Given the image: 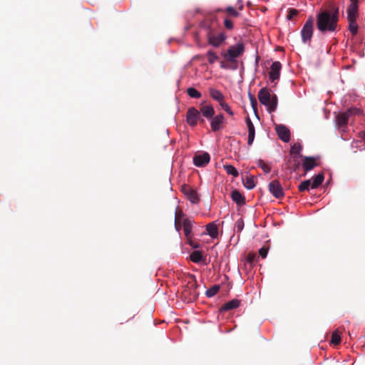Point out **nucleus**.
<instances>
[{"instance_id":"obj_1","label":"nucleus","mask_w":365,"mask_h":365,"mask_svg":"<svg viewBox=\"0 0 365 365\" xmlns=\"http://www.w3.org/2000/svg\"><path fill=\"white\" fill-rule=\"evenodd\" d=\"M329 11H323L317 16V26L322 32H333L339 21V7L330 4Z\"/></svg>"},{"instance_id":"obj_2","label":"nucleus","mask_w":365,"mask_h":365,"mask_svg":"<svg viewBox=\"0 0 365 365\" xmlns=\"http://www.w3.org/2000/svg\"><path fill=\"white\" fill-rule=\"evenodd\" d=\"M258 98L259 102L267 107L269 113L276 110L278 103L277 96L275 94L272 95L268 88H261L258 93Z\"/></svg>"},{"instance_id":"obj_3","label":"nucleus","mask_w":365,"mask_h":365,"mask_svg":"<svg viewBox=\"0 0 365 365\" xmlns=\"http://www.w3.org/2000/svg\"><path fill=\"white\" fill-rule=\"evenodd\" d=\"M207 38L209 44L214 47H219L226 39V36L222 32L215 34L214 33V29H212L210 25H208Z\"/></svg>"},{"instance_id":"obj_4","label":"nucleus","mask_w":365,"mask_h":365,"mask_svg":"<svg viewBox=\"0 0 365 365\" xmlns=\"http://www.w3.org/2000/svg\"><path fill=\"white\" fill-rule=\"evenodd\" d=\"M314 19L312 16L305 22L301 31V36L303 43H309L313 35Z\"/></svg>"},{"instance_id":"obj_5","label":"nucleus","mask_w":365,"mask_h":365,"mask_svg":"<svg viewBox=\"0 0 365 365\" xmlns=\"http://www.w3.org/2000/svg\"><path fill=\"white\" fill-rule=\"evenodd\" d=\"M244 52V45L237 43L230 46L227 53H222V56L230 61H234L235 58L240 56Z\"/></svg>"},{"instance_id":"obj_6","label":"nucleus","mask_w":365,"mask_h":365,"mask_svg":"<svg viewBox=\"0 0 365 365\" xmlns=\"http://www.w3.org/2000/svg\"><path fill=\"white\" fill-rule=\"evenodd\" d=\"M187 123L190 126H195L198 121L201 123H204V120L201 119V115L200 111L194 107H191L187 110Z\"/></svg>"},{"instance_id":"obj_7","label":"nucleus","mask_w":365,"mask_h":365,"mask_svg":"<svg viewBox=\"0 0 365 365\" xmlns=\"http://www.w3.org/2000/svg\"><path fill=\"white\" fill-rule=\"evenodd\" d=\"M269 191L276 197L282 198L284 193L280 182L275 180L269 183Z\"/></svg>"},{"instance_id":"obj_8","label":"nucleus","mask_w":365,"mask_h":365,"mask_svg":"<svg viewBox=\"0 0 365 365\" xmlns=\"http://www.w3.org/2000/svg\"><path fill=\"white\" fill-rule=\"evenodd\" d=\"M276 133L280 140L287 143L290 140V130L287 127L282 124H278L275 125Z\"/></svg>"},{"instance_id":"obj_9","label":"nucleus","mask_w":365,"mask_h":365,"mask_svg":"<svg viewBox=\"0 0 365 365\" xmlns=\"http://www.w3.org/2000/svg\"><path fill=\"white\" fill-rule=\"evenodd\" d=\"M200 113L205 118L210 120L215 115V109L213 106L205 102H202L200 104Z\"/></svg>"},{"instance_id":"obj_10","label":"nucleus","mask_w":365,"mask_h":365,"mask_svg":"<svg viewBox=\"0 0 365 365\" xmlns=\"http://www.w3.org/2000/svg\"><path fill=\"white\" fill-rule=\"evenodd\" d=\"M210 120V126L213 132L218 131L222 128V124L224 123V115L220 113L215 116H212Z\"/></svg>"},{"instance_id":"obj_11","label":"nucleus","mask_w":365,"mask_h":365,"mask_svg":"<svg viewBox=\"0 0 365 365\" xmlns=\"http://www.w3.org/2000/svg\"><path fill=\"white\" fill-rule=\"evenodd\" d=\"M210 155L207 153H203L194 156L193 163L197 167H204L210 162Z\"/></svg>"},{"instance_id":"obj_12","label":"nucleus","mask_w":365,"mask_h":365,"mask_svg":"<svg viewBox=\"0 0 365 365\" xmlns=\"http://www.w3.org/2000/svg\"><path fill=\"white\" fill-rule=\"evenodd\" d=\"M281 68L282 64L279 61L272 63L269 72V79L272 82H274L279 78Z\"/></svg>"},{"instance_id":"obj_13","label":"nucleus","mask_w":365,"mask_h":365,"mask_svg":"<svg viewBox=\"0 0 365 365\" xmlns=\"http://www.w3.org/2000/svg\"><path fill=\"white\" fill-rule=\"evenodd\" d=\"M299 157L303 158L302 167L306 173L312 170L318 165L316 161L317 159L314 157H303L302 155H299Z\"/></svg>"},{"instance_id":"obj_14","label":"nucleus","mask_w":365,"mask_h":365,"mask_svg":"<svg viewBox=\"0 0 365 365\" xmlns=\"http://www.w3.org/2000/svg\"><path fill=\"white\" fill-rule=\"evenodd\" d=\"M358 1L359 0H350L347 8V19H355L358 16Z\"/></svg>"},{"instance_id":"obj_15","label":"nucleus","mask_w":365,"mask_h":365,"mask_svg":"<svg viewBox=\"0 0 365 365\" xmlns=\"http://www.w3.org/2000/svg\"><path fill=\"white\" fill-rule=\"evenodd\" d=\"M183 192L185 195L187 196V199L193 204H197L200 201V198L198 197V195L197 192L189 187H186L183 188Z\"/></svg>"},{"instance_id":"obj_16","label":"nucleus","mask_w":365,"mask_h":365,"mask_svg":"<svg viewBox=\"0 0 365 365\" xmlns=\"http://www.w3.org/2000/svg\"><path fill=\"white\" fill-rule=\"evenodd\" d=\"M246 124L248 129V139H247V144L249 145H251L254 141L255 136V126L250 120L249 117L246 118Z\"/></svg>"},{"instance_id":"obj_17","label":"nucleus","mask_w":365,"mask_h":365,"mask_svg":"<svg viewBox=\"0 0 365 365\" xmlns=\"http://www.w3.org/2000/svg\"><path fill=\"white\" fill-rule=\"evenodd\" d=\"M240 304L239 299H235L224 304L220 309V312H225L237 308Z\"/></svg>"},{"instance_id":"obj_18","label":"nucleus","mask_w":365,"mask_h":365,"mask_svg":"<svg viewBox=\"0 0 365 365\" xmlns=\"http://www.w3.org/2000/svg\"><path fill=\"white\" fill-rule=\"evenodd\" d=\"M183 231L187 240L192 237V221L189 218H185L182 221Z\"/></svg>"},{"instance_id":"obj_19","label":"nucleus","mask_w":365,"mask_h":365,"mask_svg":"<svg viewBox=\"0 0 365 365\" xmlns=\"http://www.w3.org/2000/svg\"><path fill=\"white\" fill-rule=\"evenodd\" d=\"M232 200L236 202L238 205H242L245 204V196L240 192L237 190H234L231 193Z\"/></svg>"},{"instance_id":"obj_20","label":"nucleus","mask_w":365,"mask_h":365,"mask_svg":"<svg viewBox=\"0 0 365 365\" xmlns=\"http://www.w3.org/2000/svg\"><path fill=\"white\" fill-rule=\"evenodd\" d=\"M198 285L195 280L192 282H189L187 283V289H190V300H195L198 297V292H197V288Z\"/></svg>"},{"instance_id":"obj_21","label":"nucleus","mask_w":365,"mask_h":365,"mask_svg":"<svg viewBox=\"0 0 365 365\" xmlns=\"http://www.w3.org/2000/svg\"><path fill=\"white\" fill-rule=\"evenodd\" d=\"M209 93L210 96L214 100L217 101L220 103V105L225 101V97L223 94L221 93V91H220L219 90H217L215 88H210Z\"/></svg>"},{"instance_id":"obj_22","label":"nucleus","mask_w":365,"mask_h":365,"mask_svg":"<svg viewBox=\"0 0 365 365\" xmlns=\"http://www.w3.org/2000/svg\"><path fill=\"white\" fill-rule=\"evenodd\" d=\"M206 230L207 234L212 238H217L218 236V228L217 226L215 224V222L209 223L206 225Z\"/></svg>"},{"instance_id":"obj_23","label":"nucleus","mask_w":365,"mask_h":365,"mask_svg":"<svg viewBox=\"0 0 365 365\" xmlns=\"http://www.w3.org/2000/svg\"><path fill=\"white\" fill-rule=\"evenodd\" d=\"M349 117L350 116H349V113H347V111L338 115L336 117L337 124L340 126H344V125H346Z\"/></svg>"},{"instance_id":"obj_24","label":"nucleus","mask_w":365,"mask_h":365,"mask_svg":"<svg viewBox=\"0 0 365 365\" xmlns=\"http://www.w3.org/2000/svg\"><path fill=\"white\" fill-rule=\"evenodd\" d=\"M324 180V174L319 173L318 175L313 177V182L312 184V188L315 189L317 188L323 182Z\"/></svg>"},{"instance_id":"obj_25","label":"nucleus","mask_w":365,"mask_h":365,"mask_svg":"<svg viewBox=\"0 0 365 365\" xmlns=\"http://www.w3.org/2000/svg\"><path fill=\"white\" fill-rule=\"evenodd\" d=\"M243 185L248 190L253 189L256 184L254 176H247L245 179H243Z\"/></svg>"},{"instance_id":"obj_26","label":"nucleus","mask_w":365,"mask_h":365,"mask_svg":"<svg viewBox=\"0 0 365 365\" xmlns=\"http://www.w3.org/2000/svg\"><path fill=\"white\" fill-rule=\"evenodd\" d=\"M190 259L195 263L200 262L203 259L202 252L199 250L192 252L190 255Z\"/></svg>"},{"instance_id":"obj_27","label":"nucleus","mask_w":365,"mask_h":365,"mask_svg":"<svg viewBox=\"0 0 365 365\" xmlns=\"http://www.w3.org/2000/svg\"><path fill=\"white\" fill-rule=\"evenodd\" d=\"M349 21V29L354 36L358 32V24L356 23V19H348Z\"/></svg>"},{"instance_id":"obj_28","label":"nucleus","mask_w":365,"mask_h":365,"mask_svg":"<svg viewBox=\"0 0 365 365\" xmlns=\"http://www.w3.org/2000/svg\"><path fill=\"white\" fill-rule=\"evenodd\" d=\"M220 285L215 284L206 291L205 295L207 297H212L217 294V293L220 290Z\"/></svg>"},{"instance_id":"obj_29","label":"nucleus","mask_w":365,"mask_h":365,"mask_svg":"<svg viewBox=\"0 0 365 365\" xmlns=\"http://www.w3.org/2000/svg\"><path fill=\"white\" fill-rule=\"evenodd\" d=\"M224 168L225 171L227 173V174L232 175L235 178L239 175L237 170L231 165H224Z\"/></svg>"},{"instance_id":"obj_30","label":"nucleus","mask_w":365,"mask_h":365,"mask_svg":"<svg viewBox=\"0 0 365 365\" xmlns=\"http://www.w3.org/2000/svg\"><path fill=\"white\" fill-rule=\"evenodd\" d=\"M187 93L190 97L193 98H200L201 97V93L192 87L188 88L187 89Z\"/></svg>"},{"instance_id":"obj_31","label":"nucleus","mask_w":365,"mask_h":365,"mask_svg":"<svg viewBox=\"0 0 365 365\" xmlns=\"http://www.w3.org/2000/svg\"><path fill=\"white\" fill-rule=\"evenodd\" d=\"M302 150V146L300 143H294L293 145H292L290 149V154L291 155H299L300 152Z\"/></svg>"},{"instance_id":"obj_32","label":"nucleus","mask_w":365,"mask_h":365,"mask_svg":"<svg viewBox=\"0 0 365 365\" xmlns=\"http://www.w3.org/2000/svg\"><path fill=\"white\" fill-rule=\"evenodd\" d=\"M207 58H208V62L210 64H213L219 58L218 56H217V54L211 50L207 51Z\"/></svg>"},{"instance_id":"obj_33","label":"nucleus","mask_w":365,"mask_h":365,"mask_svg":"<svg viewBox=\"0 0 365 365\" xmlns=\"http://www.w3.org/2000/svg\"><path fill=\"white\" fill-rule=\"evenodd\" d=\"M310 186H312L311 180H307L301 182V184L299 185L298 189L299 192H304L305 190H308Z\"/></svg>"},{"instance_id":"obj_34","label":"nucleus","mask_w":365,"mask_h":365,"mask_svg":"<svg viewBox=\"0 0 365 365\" xmlns=\"http://www.w3.org/2000/svg\"><path fill=\"white\" fill-rule=\"evenodd\" d=\"M183 216V214L181 211H176L175 212V226L178 231H179L181 228V224L180 222V218Z\"/></svg>"},{"instance_id":"obj_35","label":"nucleus","mask_w":365,"mask_h":365,"mask_svg":"<svg viewBox=\"0 0 365 365\" xmlns=\"http://www.w3.org/2000/svg\"><path fill=\"white\" fill-rule=\"evenodd\" d=\"M257 165L261 168L263 171L266 173H268L271 171V168L270 166L265 163L262 160H259L258 162H257Z\"/></svg>"},{"instance_id":"obj_36","label":"nucleus","mask_w":365,"mask_h":365,"mask_svg":"<svg viewBox=\"0 0 365 365\" xmlns=\"http://www.w3.org/2000/svg\"><path fill=\"white\" fill-rule=\"evenodd\" d=\"M249 98H250V103H251V106H252V108L254 112L255 113H257V100H256L255 96H253L252 94H251L250 93Z\"/></svg>"},{"instance_id":"obj_37","label":"nucleus","mask_w":365,"mask_h":365,"mask_svg":"<svg viewBox=\"0 0 365 365\" xmlns=\"http://www.w3.org/2000/svg\"><path fill=\"white\" fill-rule=\"evenodd\" d=\"M225 12H227L229 15V16L231 17H237L239 16V12L234 9L232 6H228L225 10Z\"/></svg>"},{"instance_id":"obj_38","label":"nucleus","mask_w":365,"mask_h":365,"mask_svg":"<svg viewBox=\"0 0 365 365\" xmlns=\"http://www.w3.org/2000/svg\"><path fill=\"white\" fill-rule=\"evenodd\" d=\"M341 340L340 332L338 330H335L331 334V339L329 342H340Z\"/></svg>"},{"instance_id":"obj_39","label":"nucleus","mask_w":365,"mask_h":365,"mask_svg":"<svg viewBox=\"0 0 365 365\" xmlns=\"http://www.w3.org/2000/svg\"><path fill=\"white\" fill-rule=\"evenodd\" d=\"M299 158H300L299 155V156H297V155L293 156V161H294V164L292 167V170L294 172H296L299 167L300 163L299 161Z\"/></svg>"},{"instance_id":"obj_40","label":"nucleus","mask_w":365,"mask_h":365,"mask_svg":"<svg viewBox=\"0 0 365 365\" xmlns=\"http://www.w3.org/2000/svg\"><path fill=\"white\" fill-rule=\"evenodd\" d=\"M224 25L225 27L229 30L232 29L234 27L232 21L228 17L224 19Z\"/></svg>"},{"instance_id":"obj_41","label":"nucleus","mask_w":365,"mask_h":365,"mask_svg":"<svg viewBox=\"0 0 365 365\" xmlns=\"http://www.w3.org/2000/svg\"><path fill=\"white\" fill-rule=\"evenodd\" d=\"M298 14V11L295 9H289L287 14V19L292 20Z\"/></svg>"},{"instance_id":"obj_42","label":"nucleus","mask_w":365,"mask_h":365,"mask_svg":"<svg viewBox=\"0 0 365 365\" xmlns=\"http://www.w3.org/2000/svg\"><path fill=\"white\" fill-rule=\"evenodd\" d=\"M220 106L222 107V108L225 110L229 115H234V113L232 112V110H231V108H230V106L224 101L223 103H222L220 104Z\"/></svg>"},{"instance_id":"obj_43","label":"nucleus","mask_w":365,"mask_h":365,"mask_svg":"<svg viewBox=\"0 0 365 365\" xmlns=\"http://www.w3.org/2000/svg\"><path fill=\"white\" fill-rule=\"evenodd\" d=\"M268 247L264 246L259 250V254L262 258H265L268 253Z\"/></svg>"},{"instance_id":"obj_44","label":"nucleus","mask_w":365,"mask_h":365,"mask_svg":"<svg viewBox=\"0 0 365 365\" xmlns=\"http://www.w3.org/2000/svg\"><path fill=\"white\" fill-rule=\"evenodd\" d=\"M349 116L357 115L360 113V110L356 108H351L346 110Z\"/></svg>"},{"instance_id":"obj_45","label":"nucleus","mask_w":365,"mask_h":365,"mask_svg":"<svg viewBox=\"0 0 365 365\" xmlns=\"http://www.w3.org/2000/svg\"><path fill=\"white\" fill-rule=\"evenodd\" d=\"M243 227H244L243 220L242 219L237 220V222H235V227H237V230L242 231V230L243 229Z\"/></svg>"},{"instance_id":"obj_46","label":"nucleus","mask_w":365,"mask_h":365,"mask_svg":"<svg viewBox=\"0 0 365 365\" xmlns=\"http://www.w3.org/2000/svg\"><path fill=\"white\" fill-rule=\"evenodd\" d=\"M255 258H256V255L255 253H249L247 255V261L249 263L252 264L255 262Z\"/></svg>"},{"instance_id":"obj_47","label":"nucleus","mask_w":365,"mask_h":365,"mask_svg":"<svg viewBox=\"0 0 365 365\" xmlns=\"http://www.w3.org/2000/svg\"><path fill=\"white\" fill-rule=\"evenodd\" d=\"M187 244L189 245H190L192 248H198L199 247V244L197 242H194L192 240V237H190L189 240H187Z\"/></svg>"},{"instance_id":"obj_48","label":"nucleus","mask_w":365,"mask_h":365,"mask_svg":"<svg viewBox=\"0 0 365 365\" xmlns=\"http://www.w3.org/2000/svg\"><path fill=\"white\" fill-rule=\"evenodd\" d=\"M331 345H333L334 348H338L339 345L340 344H336V343H334V344H330Z\"/></svg>"},{"instance_id":"obj_49","label":"nucleus","mask_w":365,"mask_h":365,"mask_svg":"<svg viewBox=\"0 0 365 365\" xmlns=\"http://www.w3.org/2000/svg\"><path fill=\"white\" fill-rule=\"evenodd\" d=\"M215 19H216V18H215V17H212V18H211V21H215Z\"/></svg>"},{"instance_id":"obj_50","label":"nucleus","mask_w":365,"mask_h":365,"mask_svg":"<svg viewBox=\"0 0 365 365\" xmlns=\"http://www.w3.org/2000/svg\"><path fill=\"white\" fill-rule=\"evenodd\" d=\"M221 67H222V68H224V67H225V66H224V65H223V63H222Z\"/></svg>"}]
</instances>
